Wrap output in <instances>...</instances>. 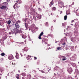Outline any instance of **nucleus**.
Returning <instances> with one entry per match:
<instances>
[{
  "label": "nucleus",
  "instance_id": "obj_2",
  "mask_svg": "<svg viewBox=\"0 0 79 79\" xmlns=\"http://www.w3.org/2000/svg\"><path fill=\"white\" fill-rule=\"evenodd\" d=\"M17 3H15V5L13 7L16 10L17 8H18L19 7H20V6H18V3H19V4L21 3V0H18V1H16Z\"/></svg>",
  "mask_w": 79,
  "mask_h": 79
},
{
  "label": "nucleus",
  "instance_id": "obj_58",
  "mask_svg": "<svg viewBox=\"0 0 79 79\" xmlns=\"http://www.w3.org/2000/svg\"><path fill=\"white\" fill-rule=\"evenodd\" d=\"M72 57L74 58V57L73 56H72Z\"/></svg>",
  "mask_w": 79,
  "mask_h": 79
},
{
  "label": "nucleus",
  "instance_id": "obj_6",
  "mask_svg": "<svg viewBox=\"0 0 79 79\" xmlns=\"http://www.w3.org/2000/svg\"><path fill=\"white\" fill-rule=\"evenodd\" d=\"M67 71L70 74H71V73H72V71H73V69L71 68H69Z\"/></svg>",
  "mask_w": 79,
  "mask_h": 79
},
{
  "label": "nucleus",
  "instance_id": "obj_15",
  "mask_svg": "<svg viewBox=\"0 0 79 79\" xmlns=\"http://www.w3.org/2000/svg\"><path fill=\"white\" fill-rule=\"evenodd\" d=\"M25 27L26 29H28V24L27 23H25Z\"/></svg>",
  "mask_w": 79,
  "mask_h": 79
},
{
  "label": "nucleus",
  "instance_id": "obj_9",
  "mask_svg": "<svg viewBox=\"0 0 79 79\" xmlns=\"http://www.w3.org/2000/svg\"><path fill=\"white\" fill-rule=\"evenodd\" d=\"M31 56H30L29 55H28L27 56V60H28V62L30 61V60H31V58H31Z\"/></svg>",
  "mask_w": 79,
  "mask_h": 79
},
{
  "label": "nucleus",
  "instance_id": "obj_46",
  "mask_svg": "<svg viewBox=\"0 0 79 79\" xmlns=\"http://www.w3.org/2000/svg\"><path fill=\"white\" fill-rule=\"evenodd\" d=\"M13 73V72H11V73H10L11 74H12V73Z\"/></svg>",
  "mask_w": 79,
  "mask_h": 79
},
{
  "label": "nucleus",
  "instance_id": "obj_21",
  "mask_svg": "<svg viewBox=\"0 0 79 79\" xmlns=\"http://www.w3.org/2000/svg\"><path fill=\"white\" fill-rule=\"evenodd\" d=\"M15 77L17 79H19V74H16L15 76Z\"/></svg>",
  "mask_w": 79,
  "mask_h": 79
},
{
  "label": "nucleus",
  "instance_id": "obj_1",
  "mask_svg": "<svg viewBox=\"0 0 79 79\" xmlns=\"http://www.w3.org/2000/svg\"><path fill=\"white\" fill-rule=\"evenodd\" d=\"M15 27L16 29H17L14 32L16 34V33H22V31L21 30V29L19 25V24L18 23V22H16L15 25Z\"/></svg>",
  "mask_w": 79,
  "mask_h": 79
},
{
  "label": "nucleus",
  "instance_id": "obj_55",
  "mask_svg": "<svg viewBox=\"0 0 79 79\" xmlns=\"http://www.w3.org/2000/svg\"><path fill=\"white\" fill-rule=\"evenodd\" d=\"M56 0V1L57 2L58 0Z\"/></svg>",
  "mask_w": 79,
  "mask_h": 79
},
{
  "label": "nucleus",
  "instance_id": "obj_37",
  "mask_svg": "<svg viewBox=\"0 0 79 79\" xmlns=\"http://www.w3.org/2000/svg\"><path fill=\"white\" fill-rule=\"evenodd\" d=\"M53 26H52L51 27V30H52V29H53Z\"/></svg>",
  "mask_w": 79,
  "mask_h": 79
},
{
  "label": "nucleus",
  "instance_id": "obj_36",
  "mask_svg": "<svg viewBox=\"0 0 79 79\" xmlns=\"http://www.w3.org/2000/svg\"><path fill=\"white\" fill-rule=\"evenodd\" d=\"M65 44L66 43H64L62 44V45H65Z\"/></svg>",
  "mask_w": 79,
  "mask_h": 79
},
{
  "label": "nucleus",
  "instance_id": "obj_60",
  "mask_svg": "<svg viewBox=\"0 0 79 79\" xmlns=\"http://www.w3.org/2000/svg\"><path fill=\"white\" fill-rule=\"evenodd\" d=\"M78 64H79V62H78Z\"/></svg>",
  "mask_w": 79,
  "mask_h": 79
},
{
  "label": "nucleus",
  "instance_id": "obj_12",
  "mask_svg": "<svg viewBox=\"0 0 79 79\" xmlns=\"http://www.w3.org/2000/svg\"><path fill=\"white\" fill-rule=\"evenodd\" d=\"M20 34H20V35H22V37L23 39H26V37L24 35H23V34L22 33H22H19Z\"/></svg>",
  "mask_w": 79,
  "mask_h": 79
},
{
  "label": "nucleus",
  "instance_id": "obj_19",
  "mask_svg": "<svg viewBox=\"0 0 79 79\" xmlns=\"http://www.w3.org/2000/svg\"><path fill=\"white\" fill-rule=\"evenodd\" d=\"M62 48L61 47H58L57 48V50H61L62 49Z\"/></svg>",
  "mask_w": 79,
  "mask_h": 79
},
{
  "label": "nucleus",
  "instance_id": "obj_26",
  "mask_svg": "<svg viewBox=\"0 0 79 79\" xmlns=\"http://www.w3.org/2000/svg\"><path fill=\"white\" fill-rule=\"evenodd\" d=\"M27 77H29V79H30L31 77V75H29L27 76Z\"/></svg>",
  "mask_w": 79,
  "mask_h": 79
},
{
  "label": "nucleus",
  "instance_id": "obj_35",
  "mask_svg": "<svg viewBox=\"0 0 79 79\" xmlns=\"http://www.w3.org/2000/svg\"><path fill=\"white\" fill-rule=\"evenodd\" d=\"M41 72L42 73H45V72H44V71L42 70L41 71Z\"/></svg>",
  "mask_w": 79,
  "mask_h": 79
},
{
  "label": "nucleus",
  "instance_id": "obj_23",
  "mask_svg": "<svg viewBox=\"0 0 79 79\" xmlns=\"http://www.w3.org/2000/svg\"><path fill=\"white\" fill-rule=\"evenodd\" d=\"M22 76H26V74L24 73H23L22 74Z\"/></svg>",
  "mask_w": 79,
  "mask_h": 79
},
{
  "label": "nucleus",
  "instance_id": "obj_44",
  "mask_svg": "<svg viewBox=\"0 0 79 79\" xmlns=\"http://www.w3.org/2000/svg\"><path fill=\"white\" fill-rule=\"evenodd\" d=\"M7 2H9V1H10V0H7Z\"/></svg>",
  "mask_w": 79,
  "mask_h": 79
},
{
  "label": "nucleus",
  "instance_id": "obj_40",
  "mask_svg": "<svg viewBox=\"0 0 79 79\" xmlns=\"http://www.w3.org/2000/svg\"><path fill=\"white\" fill-rule=\"evenodd\" d=\"M20 55H21V56H22V57H23V54H22V53H21Z\"/></svg>",
  "mask_w": 79,
  "mask_h": 79
},
{
  "label": "nucleus",
  "instance_id": "obj_31",
  "mask_svg": "<svg viewBox=\"0 0 79 79\" xmlns=\"http://www.w3.org/2000/svg\"><path fill=\"white\" fill-rule=\"evenodd\" d=\"M3 58H1L0 59V60H1V61H3Z\"/></svg>",
  "mask_w": 79,
  "mask_h": 79
},
{
  "label": "nucleus",
  "instance_id": "obj_33",
  "mask_svg": "<svg viewBox=\"0 0 79 79\" xmlns=\"http://www.w3.org/2000/svg\"><path fill=\"white\" fill-rule=\"evenodd\" d=\"M62 24V26L64 27V26H65L64 23H63Z\"/></svg>",
  "mask_w": 79,
  "mask_h": 79
},
{
  "label": "nucleus",
  "instance_id": "obj_8",
  "mask_svg": "<svg viewBox=\"0 0 79 79\" xmlns=\"http://www.w3.org/2000/svg\"><path fill=\"white\" fill-rule=\"evenodd\" d=\"M41 15L38 14L36 17V18H37L38 19H40L41 18Z\"/></svg>",
  "mask_w": 79,
  "mask_h": 79
},
{
  "label": "nucleus",
  "instance_id": "obj_10",
  "mask_svg": "<svg viewBox=\"0 0 79 79\" xmlns=\"http://www.w3.org/2000/svg\"><path fill=\"white\" fill-rule=\"evenodd\" d=\"M43 42H45V44H47L46 42H47V39H44L43 38L41 39Z\"/></svg>",
  "mask_w": 79,
  "mask_h": 79
},
{
  "label": "nucleus",
  "instance_id": "obj_3",
  "mask_svg": "<svg viewBox=\"0 0 79 79\" xmlns=\"http://www.w3.org/2000/svg\"><path fill=\"white\" fill-rule=\"evenodd\" d=\"M6 2H4L2 3V6L0 7L1 10H5L6 8Z\"/></svg>",
  "mask_w": 79,
  "mask_h": 79
},
{
  "label": "nucleus",
  "instance_id": "obj_42",
  "mask_svg": "<svg viewBox=\"0 0 79 79\" xmlns=\"http://www.w3.org/2000/svg\"><path fill=\"white\" fill-rule=\"evenodd\" d=\"M0 42H2V39L0 40Z\"/></svg>",
  "mask_w": 79,
  "mask_h": 79
},
{
  "label": "nucleus",
  "instance_id": "obj_62",
  "mask_svg": "<svg viewBox=\"0 0 79 79\" xmlns=\"http://www.w3.org/2000/svg\"><path fill=\"white\" fill-rule=\"evenodd\" d=\"M62 4H63V3L62 2Z\"/></svg>",
  "mask_w": 79,
  "mask_h": 79
},
{
  "label": "nucleus",
  "instance_id": "obj_32",
  "mask_svg": "<svg viewBox=\"0 0 79 79\" xmlns=\"http://www.w3.org/2000/svg\"><path fill=\"white\" fill-rule=\"evenodd\" d=\"M69 79H73V78L72 77H70L68 78Z\"/></svg>",
  "mask_w": 79,
  "mask_h": 79
},
{
  "label": "nucleus",
  "instance_id": "obj_29",
  "mask_svg": "<svg viewBox=\"0 0 79 79\" xmlns=\"http://www.w3.org/2000/svg\"><path fill=\"white\" fill-rule=\"evenodd\" d=\"M1 71L2 73V72L4 71V69H1Z\"/></svg>",
  "mask_w": 79,
  "mask_h": 79
},
{
  "label": "nucleus",
  "instance_id": "obj_27",
  "mask_svg": "<svg viewBox=\"0 0 79 79\" xmlns=\"http://www.w3.org/2000/svg\"><path fill=\"white\" fill-rule=\"evenodd\" d=\"M41 36H40V35H39V37H38V39H43V38H41Z\"/></svg>",
  "mask_w": 79,
  "mask_h": 79
},
{
  "label": "nucleus",
  "instance_id": "obj_39",
  "mask_svg": "<svg viewBox=\"0 0 79 79\" xmlns=\"http://www.w3.org/2000/svg\"><path fill=\"white\" fill-rule=\"evenodd\" d=\"M69 34H70L69 33H67V34H66V36H67V34H68V35H69Z\"/></svg>",
  "mask_w": 79,
  "mask_h": 79
},
{
  "label": "nucleus",
  "instance_id": "obj_30",
  "mask_svg": "<svg viewBox=\"0 0 79 79\" xmlns=\"http://www.w3.org/2000/svg\"><path fill=\"white\" fill-rule=\"evenodd\" d=\"M27 19H28L27 18H26L24 20V21H25V22H26V21H27Z\"/></svg>",
  "mask_w": 79,
  "mask_h": 79
},
{
  "label": "nucleus",
  "instance_id": "obj_64",
  "mask_svg": "<svg viewBox=\"0 0 79 79\" xmlns=\"http://www.w3.org/2000/svg\"><path fill=\"white\" fill-rule=\"evenodd\" d=\"M66 29H68V28H67Z\"/></svg>",
  "mask_w": 79,
  "mask_h": 79
},
{
  "label": "nucleus",
  "instance_id": "obj_13",
  "mask_svg": "<svg viewBox=\"0 0 79 79\" xmlns=\"http://www.w3.org/2000/svg\"><path fill=\"white\" fill-rule=\"evenodd\" d=\"M16 55L15 56L16 58H17V59H19V54H18V53H16Z\"/></svg>",
  "mask_w": 79,
  "mask_h": 79
},
{
  "label": "nucleus",
  "instance_id": "obj_48",
  "mask_svg": "<svg viewBox=\"0 0 79 79\" xmlns=\"http://www.w3.org/2000/svg\"><path fill=\"white\" fill-rule=\"evenodd\" d=\"M2 78V77L0 76V79H1Z\"/></svg>",
  "mask_w": 79,
  "mask_h": 79
},
{
  "label": "nucleus",
  "instance_id": "obj_49",
  "mask_svg": "<svg viewBox=\"0 0 79 79\" xmlns=\"http://www.w3.org/2000/svg\"><path fill=\"white\" fill-rule=\"evenodd\" d=\"M2 74L0 73V76H2Z\"/></svg>",
  "mask_w": 79,
  "mask_h": 79
},
{
  "label": "nucleus",
  "instance_id": "obj_57",
  "mask_svg": "<svg viewBox=\"0 0 79 79\" xmlns=\"http://www.w3.org/2000/svg\"><path fill=\"white\" fill-rule=\"evenodd\" d=\"M40 8H39L38 10H40Z\"/></svg>",
  "mask_w": 79,
  "mask_h": 79
},
{
  "label": "nucleus",
  "instance_id": "obj_63",
  "mask_svg": "<svg viewBox=\"0 0 79 79\" xmlns=\"http://www.w3.org/2000/svg\"><path fill=\"white\" fill-rule=\"evenodd\" d=\"M24 42H26V41H24Z\"/></svg>",
  "mask_w": 79,
  "mask_h": 79
},
{
  "label": "nucleus",
  "instance_id": "obj_25",
  "mask_svg": "<svg viewBox=\"0 0 79 79\" xmlns=\"http://www.w3.org/2000/svg\"><path fill=\"white\" fill-rule=\"evenodd\" d=\"M43 34H44V32H43V31H42L41 32V33L40 34V36H42V35H43Z\"/></svg>",
  "mask_w": 79,
  "mask_h": 79
},
{
  "label": "nucleus",
  "instance_id": "obj_34",
  "mask_svg": "<svg viewBox=\"0 0 79 79\" xmlns=\"http://www.w3.org/2000/svg\"><path fill=\"white\" fill-rule=\"evenodd\" d=\"M34 58L35 60H37V57H36L35 56L34 57Z\"/></svg>",
  "mask_w": 79,
  "mask_h": 79
},
{
  "label": "nucleus",
  "instance_id": "obj_54",
  "mask_svg": "<svg viewBox=\"0 0 79 79\" xmlns=\"http://www.w3.org/2000/svg\"><path fill=\"white\" fill-rule=\"evenodd\" d=\"M52 36L53 37V35H52Z\"/></svg>",
  "mask_w": 79,
  "mask_h": 79
},
{
  "label": "nucleus",
  "instance_id": "obj_18",
  "mask_svg": "<svg viewBox=\"0 0 79 79\" xmlns=\"http://www.w3.org/2000/svg\"><path fill=\"white\" fill-rule=\"evenodd\" d=\"M35 14V11L33 10L32 11V12L31 13V15H34Z\"/></svg>",
  "mask_w": 79,
  "mask_h": 79
},
{
  "label": "nucleus",
  "instance_id": "obj_11",
  "mask_svg": "<svg viewBox=\"0 0 79 79\" xmlns=\"http://www.w3.org/2000/svg\"><path fill=\"white\" fill-rule=\"evenodd\" d=\"M22 50L23 52H24V51L25 52L27 51V50H28V48H27V47H25V48H24Z\"/></svg>",
  "mask_w": 79,
  "mask_h": 79
},
{
  "label": "nucleus",
  "instance_id": "obj_22",
  "mask_svg": "<svg viewBox=\"0 0 79 79\" xmlns=\"http://www.w3.org/2000/svg\"><path fill=\"white\" fill-rule=\"evenodd\" d=\"M68 17L67 15H65L64 16V20H66L67 19V18Z\"/></svg>",
  "mask_w": 79,
  "mask_h": 79
},
{
  "label": "nucleus",
  "instance_id": "obj_5",
  "mask_svg": "<svg viewBox=\"0 0 79 79\" xmlns=\"http://www.w3.org/2000/svg\"><path fill=\"white\" fill-rule=\"evenodd\" d=\"M18 64L16 62V60H15L14 61H13L12 62V65H14V66H16Z\"/></svg>",
  "mask_w": 79,
  "mask_h": 79
},
{
  "label": "nucleus",
  "instance_id": "obj_56",
  "mask_svg": "<svg viewBox=\"0 0 79 79\" xmlns=\"http://www.w3.org/2000/svg\"><path fill=\"white\" fill-rule=\"evenodd\" d=\"M51 15H52V13H51Z\"/></svg>",
  "mask_w": 79,
  "mask_h": 79
},
{
  "label": "nucleus",
  "instance_id": "obj_28",
  "mask_svg": "<svg viewBox=\"0 0 79 79\" xmlns=\"http://www.w3.org/2000/svg\"><path fill=\"white\" fill-rule=\"evenodd\" d=\"M1 56H5V53H1Z\"/></svg>",
  "mask_w": 79,
  "mask_h": 79
},
{
  "label": "nucleus",
  "instance_id": "obj_50",
  "mask_svg": "<svg viewBox=\"0 0 79 79\" xmlns=\"http://www.w3.org/2000/svg\"><path fill=\"white\" fill-rule=\"evenodd\" d=\"M74 20L72 21V22H74Z\"/></svg>",
  "mask_w": 79,
  "mask_h": 79
},
{
  "label": "nucleus",
  "instance_id": "obj_52",
  "mask_svg": "<svg viewBox=\"0 0 79 79\" xmlns=\"http://www.w3.org/2000/svg\"><path fill=\"white\" fill-rule=\"evenodd\" d=\"M49 50V49H48H48H46V50Z\"/></svg>",
  "mask_w": 79,
  "mask_h": 79
},
{
  "label": "nucleus",
  "instance_id": "obj_53",
  "mask_svg": "<svg viewBox=\"0 0 79 79\" xmlns=\"http://www.w3.org/2000/svg\"><path fill=\"white\" fill-rule=\"evenodd\" d=\"M48 46H50V45L48 44Z\"/></svg>",
  "mask_w": 79,
  "mask_h": 79
},
{
  "label": "nucleus",
  "instance_id": "obj_43",
  "mask_svg": "<svg viewBox=\"0 0 79 79\" xmlns=\"http://www.w3.org/2000/svg\"><path fill=\"white\" fill-rule=\"evenodd\" d=\"M9 34H12L11 32H9Z\"/></svg>",
  "mask_w": 79,
  "mask_h": 79
},
{
  "label": "nucleus",
  "instance_id": "obj_61",
  "mask_svg": "<svg viewBox=\"0 0 79 79\" xmlns=\"http://www.w3.org/2000/svg\"><path fill=\"white\" fill-rule=\"evenodd\" d=\"M50 7H52V6H50Z\"/></svg>",
  "mask_w": 79,
  "mask_h": 79
},
{
  "label": "nucleus",
  "instance_id": "obj_20",
  "mask_svg": "<svg viewBox=\"0 0 79 79\" xmlns=\"http://www.w3.org/2000/svg\"><path fill=\"white\" fill-rule=\"evenodd\" d=\"M54 3V2H53L52 0V1L50 2V4L49 5H52Z\"/></svg>",
  "mask_w": 79,
  "mask_h": 79
},
{
  "label": "nucleus",
  "instance_id": "obj_47",
  "mask_svg": "<svg viewBox=\"0 0 79 79\" xmlns=\"http://www.w3.org/2000/svg\"><path fill=\"white\" fill-rule=\"evenodd\" d=\"M67 27H68V28H69L70 27L68 26Z\"/></svg>",
  "mask_w": 79,
  "mask_h": 79
},
{
  "label": "nucleus",
  "instance_id": "obj_38",
  "mask_svg": "<svg viewBox=\"0 0 79 79\" xmlns=\"http://www.w3.org/2000/svg\"><path fill=\"white\" fill-rule=\"evenodd\" d=\"M74 4V2H73L72 4H71V5H73Z\"/></svg>",
  "mask_w": 79,
  "mask_h": 79
},
{
  "label": "nucleus",
  "instance_id": "obj_45",
  "mask_svg": "<svg viewBox=\"0 0 79 79\" xmlns=\"http://www.w3.org/2000/svg\"><path fill=\"white\" fill-rule=\"evenodd\" d=\"M62 13V11H60V14H61Z\"/></svg>",
  "mask_w": 79,
  "mask_h": 79
},
{
  "label": "nucleus",
  "instance_id": "obj_14",
  "mask_svg": "<svg viewBox=\"0 0 79 79\" xmlns=\"http://www.w3.org/2000/svg\"><path fill=\"white\" fill-rule=\"evenodd\" d=\"M62 60L63 61H64L66 60V58L64 56H62Z\"/></svg>",
  "mask_w": 79,
  "mask_h": 79
},
{
  "label": "nucleus",
  "instance_id": "obj_41",
  "mask_svg": "<svg viewBox=\"0 0 79 79\" xmlns=\"http://www.w3.org/2000/svg\"><path fill=\"white\" fill-rule=\"evenodd\" d=\"M17 23H20V21L19 20H18L17 22Z\"/></svg>",
  "mask_w": 79,
  "mask_h": 79
},
{
  "label": "nucleus",
  "instance_id": "obj_4",
  "mask_svg": "<svg viewBox=\"0 0 79 79\" xmlns=\"http://www.w3.org/2000/svg\"><path fill=\"white\" fill-rule=\"evenodd\" d=\"M8 58L9 60H11L14 59V57H13V56L12 55H10L8 57Z\"/></svg>",
  "mask_w": 79,
  "mask_h": 79
},
{
  "label": "nucleus",
  "instance_id": "obj_7",
  "mask_svg": "<svg viewBox=\"0 0 79 79\" xmlns=\"http://www.w3.org/2000/svg\"><path fill=\"white\" fill-rule=\"evenodd\" d=\"M66 14L67 15H71V13H70V10L69 9L66 11Z\"/></svg>",
  "mask_w": 79,
  "mask_h": 79
},
{
  "label": "nucleus",
  "instance_id": "obj_24",
  "mask_svg": "<svg viewBox=\"0 0 79 79\" xmlns=\"http://www.w3.org/2000/svg\"><path fill=\"white\" fill-rule=\"evenodd\" d=\"M7 23L9 24H10L11 23V20H9L8 21Z\"/></svg>",
  "mask_w": 79,
  "mask_h": 79
},
{
  "label": "nucleus",
  "instance_id": "obj_51",
  "mask_svg": "<svg viewBox=\"0 0 79 79\" xmlns=\"http://www.w3.org/2000/svg\"><path fill=\"white\" fill-rule=\"evenodd\" d=\"M2 6V5H1V4L0 5V6Z\"/></svg>",
  "mask_w": 79,
  "mask_h": 79
},
{
  "label": "nucleus",
  "instance_id": "obj_16",
  "mask_svg": "<svg viewBox=\"0 0 79 79\" xmlns=\"http://www.w3.org/2000/svg\"><path fill=\"white\" fill-rule=\"evenodd\" d=\"M52 11H56V8L55 7H53L52 8Z\"/></svg>",
  "mask_w": 79,
  "mask_h": 79
},
{
  "label": "nucleus",
  "instance_id": "obj_17",
  "mask_svg": "<svg viewBox=\"0 0 79 79\" xmlns=\"http://www.w3.org/2000/svg\"><path fill=\"white\" fill-rule=\"evenodd\" d=\"M70 64H71V65H72V66H73L74 67V66H76V64H75L74 63H71Z\"/></svg>",
  "mask_w": 79,
  "mask_h": 79
},
{
  "label": "nucleus",
  "instance_id": "obj_59",
  "mask_svg": "<svg viewBox=\"0 0 79 79\" xmlns=\"http://www.w3.org/2000/svg\"><path fill=\"white\" fill-rule=\"evenodd\" d=\"M46 24H48V23H46Z\"/></svg>",
  "mask_w": 79,
  "mask_h": 79
}]
</instances>
